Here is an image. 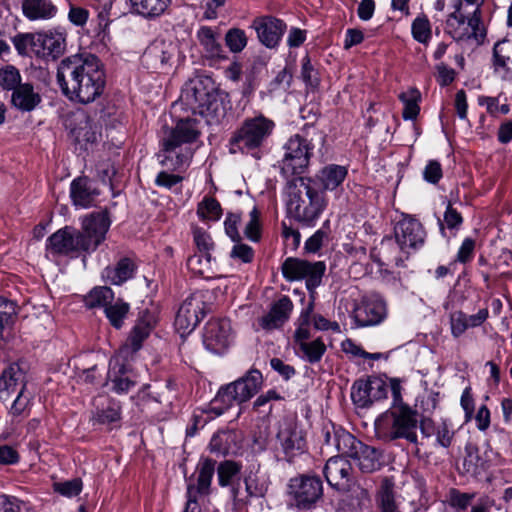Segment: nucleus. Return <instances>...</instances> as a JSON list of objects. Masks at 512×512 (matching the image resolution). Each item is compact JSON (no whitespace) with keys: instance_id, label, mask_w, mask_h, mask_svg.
Wrapping results in <instances>:
<instances>
[{"instance_id":"nucleus-1","label":"nucleus","mask_w":512,"mask_h":512,"mask_svg":"<svg viewBox=\"0 0 512 512\" xmlns=\"http://www.w3.org/2000/svg\"><path fill=\"white\" fill-rule=\"evenodd\" d=\"M346 166L328 164L313 177H296L288 186L287 214L298 222H313L327 206L325 192L337 189L346 179Z\"/></svg>"},{"instance_id":"nucleus-2","label":"nucleus","mask_w":512,"mask_h":512,"mask_svg":"<svg viewBox=\"0 0 512 512\" xmlns=\"http://www.w3.org/2000/svg\"><path fill=\"white\" fill-rule=\"evenodd\" d=\"M63 94L72 102L90 104L104 92L106 76L98 57L76 54L63 59L56 74Z\"/></svg>"},{"instance_id":"nucleus-3","label":"nucleus","mask_w":512,"mask_h":512,"mask_svg":"<svg viewBox=\"0 0 512 512\" xmlns=\"http://www.w3.org/2000/svg\"><path fill=\"white\" fill-rule=\"evenodd\" d=\"M200 136V122L196 118L178 119L161 141L160 164L173 170L189 166Z\"/></svg>"},{"instance_id":"nucleus-4","label":"nucleus","mask_w":512,"mask_h":512,"mask_svg":"<svg viewBox=\"0 0 512 512\" xmlns=\"http://www.w3.org/2000/svg\"><path fill=\"white\" fill-rule=\"evenodd\" d=\"M418 411L406 403L391 405L390 409L380 415L375 428L377 435L384 441L404 439L408 443L418 445Z\"/></svg>"},{"instance_id":"nucleus-5","label":"nucleus","mask_w":512,"mask_h":512,"mask_svg":"<svg viewBox=\"0 0 512 512\" xmlns=\"http://www.w3.org/2000/svg\"><path fill=\"white\" fill-rule=\"evenodd\" d=\"M451 8L452 11L445 20L444 32L460 45L483 44L486 29L482 22V11L474 8L465 12L462 0H452Z\"/></svg>"},{"instance_id":"nucleus-6","label":"nucleus","mask_w":512,"mask_h":512,"mask_svg":"<svg viewBox=\"0 0 512 512\" xmlns=\"http://www.w3.org/2000/svg\"><path fill=\"white\" fill-rule=\"evenodd\" d=\"M109 226H82L80 230L64 226L48 238V249L54 254L70 255L96 250L105 239Z\"/></svg>"},{"instance_id":"nucleus-7","label":"nucleus","mask_w":512,"mask_h":512,"mask_svg":"<svg viewBox=\"0 0 512 512\" xmlns=\"http://www.w3.org/2000/svg\"><path fill=\"white\" fill-rule=\"evenodd\" d=\"M263 384L262 373L257 369H250L244 376L222 386L211 402V409L217 415L223 414L234 406L249 401Z\"/></svg>"},{"instance_id":"nucleus-8","label":"nucleus","mask_w":512,"mask_h":512,"mask_svg":"<svg viewBox=\"0 0 512 512\" xmlns=\"http://www.w3.org/2000/svg\"><path fill=\"white\" fill-rule=\"evenodd\" d=\"M274 128V121L262 114L246 118L229 141L230 153H251L259 149Z\"/></svg>"},{"instance_id":"nucleus-9","label":"nucleus","mask_w":512,"mask_h":512,"mask_svg":"<svg viewBox=\"0 0 512 512\" xmlns=\"http://www.w3.org/2000/svg\"><path fill=\"white\" fill-rule=\"evenodd\" d=\"M285 154L281 161V172L285 177L301 174L308 167L312 149L310 142L296 134L285 144Z\"/></svg>"},{"instance_id":"nucleus-10","label":"nucleus","mask_w":512,"mask_h":512,"mask_svg":"<svg viewBox=\"0 0 512 512\" xmlns=\"http://www.w3.org/2000/svg\"><path fill=\"white\" fill-rule=\"evenodd\" d=\"M262 226H225L226 234L233 242L229 253L232 260L242 263H252L255 252L251 246L246 244L245 240L258 242L262 236Z\"/></svg>"},{"instance_id":"nucleus-11","label":"nucleus","mask_w":512,"mask_h":512,"mask_svg":"<svg viewBox=\"0 0 512 512\" xmlns=\"http://www.w3.org/2000/svg\"><path fill=\"white\" fill-rule=\"evenodd\" d=\"M283 277L288 281L306 279L307 289L313 293L320 285L325 272V264L321 261L310 263L306 260L289 257L282 264Z\"/></svg>"},{"instance_id":"nucleus-12","label":"nucleus","mask_w":512,"mask_h":512,"mask_svg":"<svg viewBox=\"0 0 512 512\" xmlns=\"http://www.w3.org/2000/svg\"><path fill=\"white\" fill-rule=\"evenodd\" d=\"M289 494L298 509H309L323 495L322 482L316 476L294 477L289 483Z\"/></svg>"},{"instance_id":"nucleus-13","label":"nucleus","mask_w":512,"mask_h":512,"mask_svg":"<svg viewBox=\"0 0 512 512\" xmlns=\"http://www.w3.org/2000/svg\"><path fill=\"white\" fill-rule=\"evenodd\" d=\"M216 461L211 458H201L197 465L196 484L187 485V502L184 512H201L198 496L210 494V486L215 472Z\"/></svg>"},{"instance_id":"nucleus-14","label":"nucleus","mask_w":512,"mask_h":512,"mask_svg":"<svg viewBox=\"0 0 512 512\" xmlns=\"http://www.w3.org/2000/svg\"><path fill=\"white\" fill-rule=\"evenodd\" d=\"M387 317V306L378 294L362 297L353 309V319L357 327H369L380 324Z\"/></svg>"},{"instance_id":"nucleus-15","label":"nucleus","mask_w":512,"mask_h":512,"mask_svg":"<svg viewBox=\"0 0 512 512\" xmlns=\"http://www.w3.org/2000/svg\"><path fill=\"white\" fill-rule=\"evenodd\" d=\"M352 473L351 463L342 456L330 457L323 468L327 483L341 493H347L352 489L354 484Z\"/></svg>"},{"instance_id":"nucleus-16","label":"nucleus","mask_w":512,"mask_h":512,"mask_svg":"<svg viewBox=\"0 0 512 512\" xmlns=\"http://www.w3.org/2000/svg\"><path fill=\"white\" fill-rule=\"evenodd\" d=\"M250 27L256 32L259 42L268 49H275L279 46L287 29L283 20L271 15L254 18Z\"/></svg>"},{"instance_id":"nucleus-17","label":"nucleus","mask_w":512,"mask_h":512,"mask_svg":"<svg viewBox=\"0 0 512 512\" xmlns=\"http://www.w3.org/2000/svg\"><path fill=\"white\" fill-rule=\"evenodd\" d=\"M206 314L202 297L193 294L187 297L178 309L175 326L182 333L193 331Z\"/></svg>"},{"instance_id":"nucleus-18","label":"nucleus","mask_w":512,"mask_h":512,"mask_svg":"<svg viewBox=\"0 0 512 512\" xmlns=\"http://www.w3.org/2000/svg\"><path fill=\"white\" fill-rule=\"evenodd\" d=\"M322 432L325 444L333 447L341 454L340 456L345 458L355 454L362 443L346 429L332 422L324 424Z\"/></svg>"},{"instance_id":"nucleus-19","label":"nucleus","mask_w":512,"mask_h":512,"mask_svg":"<svg viewBox=\"0 0 512 512\" xmlns=\"http://www.w3.org/2000/svg\"><path fill=\"white\" fill-rule=\"evenodd\" d=\"M231 342V324L227 319H211L204 328L203 344L215 354L223 353Z\"/></svg>"},{"instance_id":"nucleus-20","label":"nucleus","mask_w":512,"mask_h":512,"mask_svg":"<svg viewBox=\"0 0 512 512\" xmlns=\"http://www.w3.org/2000/svg\"><path fill=\"white\" fill-rule=\"evenodd\" d=\"M277 441L288 461L301 455L306 450V440L303 431L291 420L284 421L280 425Z\"/></svg>"},{"instance_id":"nucleus-21","label":"nucleus","mask_w":512,"mask_h":512,"mask_svg":"<svg viewBox=\"0 0 512 512\" xmlns=\"http://www.w3.org/2000/svg\"><path fill=\"white\" fill-rule=\"evenodd\" d=\"M101 192L95 181L82 176L72 180L70 198L75 207L89 208L96 204Z\"/></svg>"},{"instance_id":"nucleus-22","label":"nucleus","mask_w":512,"mask_h":512,"mask_svg":"<svg viewBox=\"0 0 512 512\" xmlns=\"http://www.w3.org/2000/svg\"><path fill=\"white\" fill-rule=\"evenodd\" d=\"M293 310L291 299L283 295L271 305L269 312L258 318V329L264 331H272L278 329L288 321Z\"/></svg>"},{"instance_id":"nucleus-23","label":"nucleus","mask_w":512,"mask_h":512,"mask_svg":"<svg viewBox=\"0 0 512 512\" xmlns=\"http://www.w3.org/2000/svg\"><path fill=\"white\" fill-rule=\"evenodd\" d=\"M95 410L92 413L91 422L93 425L110 426L121 420V404L119 401L99 396L94 400Z\"/></svg>"},{"instance_id":"nucleus-24","label":"nucleus","mask_w":512,"mask_h":512,"mask_svg":"<svg viewBox=\"0 0 512 512\" xmlns=\"http://www.w3.org/2000/svg\"><path fill=\"white\" fill-rule=\"evenodd\" d=\"M36 56L56 58L66 46L65 33L60 30L36 33Z\"/></svg>"},{"instance_id":"nucleus-25","label":"nucleus","mask_w":512,"mask_h":512,"mask_svg":"<svg viewBox=\"0 0 512 512\" xmlns=\"http://www.w3.org/2000/svg\"><path fill=\"white\" fill-rule=\"evenodd\" d=\"M208 449L217 456L236 455L241 449L240 435L233 429L219 430L213 434Z\"/></svg>"},{"instance_id":"nucleus-26","label":"nucleus","mask_w":512,"mask_h":512,"mask_svg":"<svg viewBox=\"0 0 512 512\" xmlns=\"http://www.w3.org/2000/svg\"><path fill=\"white\" fill-rule=\"evenodd\" d=\"M153 328L152 318L142 316L137 320L125 343L121 346L119 353L124 357L132 356L142 347L143 341L150 335Z\"/></svg>"},{"instance_id":"nucleus-27","label":"nucleus","mask_w":512,"mask_h":512,"mask_svg":"<svg viewBox=\"0 0 512 512\" xmlns=\"http://www.w3.org/2000/svg\"><path fill=\"white\" fill-rule=\"evenodd\" d=\"M488 310L486 308L480 309L474 315H467L461 310H456L450 313V329L454 338L461 337L468 328H475L481 326L488 318Z\"/></svg>"},{"instance_id":"nucleus-28","label":"nucleus","mask_w":512,"mask_h":512,"mask_svg":"<svg viewBox=\"0 0 512 512\" xmlns=\"http://www.w3.org/2000/svg\"><path fill=\"white\" fill-rule=\"evenodd\" d=\"M196 38L207 59H228V56L219 41V33L214 28L210 26H201L196 32Z\"/></svg>"},{"instance_id":"nucleus-29","label":"nucleus","mask_w":512,"mask_h":512,"mask_svg":"<svg viewBox=\"0 0 512 512\" xmlns=\"http://www.w3.org/2000/svg\"><path fill=\"white\" fill-rule=\"evenodd\" d=\"M494 72L503 80H512V39H504L493 48Z\"/></svg>"},{"instance_id":"nucleus-30","label":"nucleus","mask_w":512,"mask_h":512,"mask_svg":"<svg viewBox=\"0 0 512 512\" xmlns=\"http://www.w3.org/2000/svg\"><path fill=\"white\" fill-rule=\"evenodd\" d=\"M25 384V369L22 363L10 364L0 376V400L6 401L12 393L17 391L18 386Z\"/></svg>"},{"instance_id":"nucleus-31","label":"nucleus","mask_w":512,"mask_h":512,"mask_svg":"<svg viewBox=\"0 0 512 512\" xmlns=\"http://www.w3.org/2000/svg\"><path fill=\"white\" fill-rule=\"evenodd\" d=\"M394 235L399 248L404 251L423 245L426 232L423 226H395Z\"/></svg>"},{"instance_id":"nucleus-32","label":"nucleus","mask_w":512,"mask_h":512,"mask_svg":"<svg viewBox=\"0 0 512 512\" xmlns=\"http://www.w3.org/2000/svg\"><path fill=\"white\" fill-rule=\"evenodd\" d=\"M380 456V453L374 447L362 442L357 452L350 458L355 461L361 472L373 473L381 467Z\"/></svg>"},{"instance_id":"nucleus-33","label":"nucleus","mask_w":512,"mask_h":512,"mask_svg":"<svg viewBox=\"0 0 512 512\" xmlns=\"http://www.w3.org/2000/svg\"><path fill=\"white\" fill-rule=\"evenodd\" d=\"M131 12L145 19L161 16L171 4V0H129Z\"/></svg>"},{"instance_id":"nucleus-34","label":"nucleus","mask_w":512,"mask_h":512,"mask_svg":"<svg viewBox=\"0 0 512 512\" xmlns=\"http://www.w3.org/2000/svg\"><path fill=\"white\" fill-rule=\"evenodd\" d=\"M245 221L246 224H259V211L253 199H247L242 207L227 212L223 224H238Z\"/></svg>"},{"instance_id":"nucleus-35","label":"nucleus","mask_w":512,"mask_h":512,"mask_svg":"<svg viewBox=\"0 0 512 512\" xmlns=\"http://www.w3.org/2000/svg\"><path fill=\"white\" fill-rule=\"evenodd\" d=\"M11 100L16 108L22 111H31L40 103L41 97L34 92L32 85L25 83L13 90Z\"/></svg>"},{"instance_id":"nucleus-36","label":"nucleus","mask_w":512,"mask_h":512,"mask_svg":"<svg viewBox=\"0 0 512 512\" xmlns=\"http://www.w3.org/2000/svg\"><path fill=\"white\" fill-rule=\"evenodd\" d=\"M22 9L30 20L52 18L57 11L50 0H23Z\"/></svg>"},{"instance_id":"nucleus-37","label":"nucleus","mask_w":512,"mask_h":512,"mask_svg":"<svg viewBox=\"0 0 512 512\" xmlns=\"http://www.w3.org/2000/svg\"><path fill=\"white\" fill-rule=\"evenodd\" d=\"M135 265L129 258H122L115 267H107L104 270L103 277L110 284L121 285L128 279L132 278Z\"/></svg>"},{"instance_id":"nucleus-38","label":"nucleus","mask_w":512,"mask_h":512,"mask_svg":"<svg viewBox=\"0 0 512 512\" xmlns=\"http://www.w3.org/2000/svg\"><path fill=\"white\" fill-rule=\"evenodd\" d=\"M197 216L201 221L217 222L223 216V209L216 198L205 195L197 205Z\"/></svg>"},{"instance_id":"nucleus-39","label":"nucleus","mask_w":512,"mask_h":512,"mask_svg":"<svg viewBox=\"0 0 512 512\" xmlns=\"http://www.w3.org/2000/svg\"><path fill=\"white\" fill-rule=\"evenodd\" d=\"M372 391V379L356 380L351 388V399L358 407H369L372 404Z\"/></svg>"},{"instance_id":"nucleus-40","label":"nucleus","mask_w":512,"mask_h":512,"mask_svg":"<svg viewBox=\"0 0 512 512\" xmlns=\"http://www.w3.org/2000/svg\"><path fill=\"white\" fill-rule=\"evenodd\" d=\"M130 310V305L124 300L114 299L106 306L104 313L109 320L111 326L120 329Z\"/></svg>"},{"instance_id":"nucleus-41","label":"nucleus","mask_w":512,"mask_h":512,"mask_svg":"<svg viewBox=\"0 0 512 512\" xmlns=\"http://www.w3.org/2000/svg\"><path fill=\"white\" fill-rule=\"evenodd\" d=\"M394 482L384 478L377 495V503L381 512H400L394 498Z\"/></svg>"},{"instance_id":"nucleus-42","label":"nucleus","mask_w":512,"mask_h":512,"mask_svg":"<svg viewBox=\"0 0 512 512\" xmlns=\"http://www.w3.org/2000/svg\"><path fill=\"white\" fill-rule=\"evenodd\" d=\"M114 292L106 286L94 287L84 296L83 302L86 308L94 309L106 306L113 300Z\"/></svg>"},{"instance_id":"nucleus-43","label":"nucleus","mask_w":512,"mask_h":512,"mask_svg":"<svg viewBox=\"0 0 512 512\" xmlns=\"http://www.w3.org/2000/svg\"><path fill=\"white\" fill-rule=\"evenodd\" d=\"M205 98L204 100L201 94L198 96L197 90L195 89V100L199 103L198 108L200 109V114L217 119L224 115V107L222 103L217 100L215 95L206 93Z\"/></svg>"},{"instance_id":"nucleus-44","label":"nucleus","mask_w":512,"mask_h":512,"mask_svg":"<svg viewBox=\"0 0 512 512\" xmlns=\"http://www.w3.org/2000/svg\"><path fill=\"white\" fill-rule=\"evenodd\" d=\"M411 34L415 41L427 45L432 38V27L429 18L421 13L411 24Z\"/></svg>"},{"instance_id":"nucleus-45","label":"nucleus","mask_w":512,"mask_h":512,"mask_svg":"<svg viewBox=\"0 0 512 512\" xmlns=\"http://www.w3.org/2000/svg\"><path fill=\"white\" fill-rule=\"evenodd\" d=\"M112 363L114 377L112 376L111 371L108 373V377L111 379L113 383V391H115L116 393L128 392L135 385V383L129 378L122 376L125 373L124 364H120L118 362V359H115L114 362L111 361V364Z\"/></svg>"},{"instance_id":"nucleus-46","label":"nucleus","mask_w":512,"mask_h":512,"mask_svg":"<svg viewBox=\"0 0 512 512\" xmlns=\"http://www.w3.org/2000/svg\"><path fill=\"white\" fill-rule=\"evenodd\" d=\"M224 40L229 51L234 54L241 53L248 44V36L246 32L237 27L228 29Z\"/></svg>"},{"instance_id":"nucleus-47","label":"nucleus","mask_w":512,"mask_h":512,"mask_svg":"<svg viewBox=\"0 0 512 512\" xmlns=\"http://www.w3.org/2000/svg\"><path fill=\"white\" fill-rule=\"evenodd\" d=\"M299 350L302 353V358L304 360L314 364L322 359L324 353L326 352V345L321 338H317L310 342L308 341L301 343Z\"/></svg>"},{"instance_id":"nucleus-48","label":"nucleus","mask_w":512,"mask_h":512,"mask_svg":"<svg viewBox=\"0 0 512 512\" xmlns=\"http://www.w3.org/2000/svg\"><path fill=\"white\" fill-rule=\"evenodd\" d=\"M402 101L404 108L402 112V117L404 120H415L419 114V93L417 90H411L407 93H402L399 96Z\"/></svg>"},{"instance_id":"nucleus-49","label":"nucleus","mask_w":512,"mask_h":512,"mask_svg":"<svg viewBox=\"0 0 512 512\" xmlns=\"http://www.w3.org/2000/svg\"><path fill=\"white\" fill-rule=\"evenodd\" d=\"M211 260V255L202 253L194 254L188 258L187 267L195 275L209 277V273L211 272Z\"/></svg>"},{"instance_id":"nucleus-50","label":"nucleus","mask_w":512,"mask_h":512,"mask_svg":"<svg viewBox=\"0 0 512 512\" xmlns=\"http://www.w3.org/2000/svg\"><path fill=\"white\" fill-rule=\"evenodd\" d=\"M479 106L486 108L487 113L492 117L506 115L510 111V106L506 103L500 104L499 97L480 95L478 97Z\"/></svg>"},{"instance_id":"nucleus-51","label":"nucleus","mask_w":512,"mask_h":512,"mask_svg":"<svg viewBox=\"0 0 512 512\" xmlns=\"http://www.w3.org/2000/svg\"><path fill=\"white\" fill-rule=\"evenodd\" d=\"M36 33L18 34L12 43L20 55H36Z\"/></svg>"},{"instance_id":"nucleus-52","label":"nucleus","mask_w":512,"mask_h":512,"mask_svg":"<svg viewBox=\"0 0 512 512\" xmlns=\"http://www.w3.org/2000/svg\"><path fill=\"white\" fill-rule=\"evenodd\" d=\"M21 75L19 70L12 65L0 69V86L7 91H13L20 85Z\"/></svg>"},{"instance_id":"nucleus-53","label":"nucleus","mask_w":512,"mask_h":512,"mask_svg":"<svg viewBox=\"0 0 512 512\" xmlns=\"http://www.w3.org/2000/svg\"><path fill=\"white\" fill-rule=\"evenodd\" d=\"M4 310L0 311V332L2 333L5 329H10L17 317L16 305L14 302L7 300L4 297H0V308Z\"/></svg>"},{"instance_id":"nucleus-54","label":"nucleus","mask_w":512,"mask_h":512,"mask_svg":"<svg viewBox=\"0 0 512 512\" xmlns=\"http://www.w3.org/2000/svg\"><path fill=\"white\" fill-rule=\"evenodd\" d=\"M194 243L199 253L211 255L215 249V242L212 236L202 227H197L193 231Z\"/></svg>"},{"instance_id":"nucleus-55","label":"nucleus","mask_w":512,"mask_h":512,"mask_svg":"<svg viewBox=\"0 0 512 512\" xmlns=\"http://www.w3.org/2000/svg\"><path fill=\"white\" fill-rule=\"evenodd\" d=\"M83 488V483L80 478H73L66 481L54 482L53 490L64 496V497H74L81 493Z\"/></svg>"},{"instance_id":"nucleus-56","label":"nucleus","mask_w":512,"mask_h":512,"mask_svg":"<svg viewBox=\"0 0 512 512\" xmlns=\"http://www.w3.org/2000/svg\"><path fill=\"white\" fill-rule=\"evenodd\" d=\"M241 469V465L234 461H224L218 466V481L222 487L228 486L233 477L236 476Z\"/></svg>"},{"instance_id":"nucleus-57","label":"nucleus","mask_w":512,"mask_h":512,"mask_svg":"<svg viewBox=\"0 0 512 512\" xmlns=\"http://www.w3.org/2000/svg\"><path fill=\"white\" fill-rule=\"evenodd\" d=\"M455 432L447 421L437 424L435 431L436 445L442 448H449L453 442Z\"/></svg>"},{"instance_id":"nucleus-58","label":"nucleus","mask_w":512,"mask_h":512,"mask_svg":"<svg viewBox=\"0 0 512 512\" xmlns=\"http://www.w3.org/2000/svg\"><path fill=\"white\" fill-rule=\"evenodd\" d=\"M25 387L26 385H23V387L20 388L11 406L10 414L14 417L25 416L27 414L30 396L25 394Z\"/></svg>"},{"instance_id":"nucleus-59","label":"nucleus","mask_w":512,"mask_h":512,"mask_svg":"<svg viewBox=\"0 0 512 512\" xmlns=\"http://www.w3.org/2000/svg\"><path fill=\"white\" fill-rule=\"evenodd\" d=\"M390 240H384L382 242L381 250H383L382 257H375L374 262L378 264L380 268L384 267H401L404 265V260L401 257H389L387 255V250L390 246Z\"/></svg>"},{"instance_id":"nucleus-60","label":"nucleus","mask_w":512,"mask_h":512,"mask_svg":"<svg viewBox=\"0 0 512 512\" xmlns=\"http://www.w3.org/2000/svg\"><path fill=\"white\" fill-rule=\"evenodd\" d=\"M442 176L441 164L436 160H429L423 170V179L430 184H437Z\"/></svg>"},{"instance_id":"nucleus-61","label":"nucleus","mask_w":512,"mask_h":512,"mask_svg":"<svg viewBox=\"0 0 512 512\" xmlns=\"http://www.w3.org/2000/svg\"><path fill=\"white\" fill-rule=\"evenodd\" d=\"M301 78L309 86L315 87L319 84L317 73L308 55L302 58Z\"/></svg>"},{"instance_id":"nucleus-62","label":"nucleus","mask_w":512,"mask_h":512,"mask_svg":"<svg viewBox=\"0 0 512 512\" xmlns=\"http://www.w3.org/2000/svg\"><path fill=\"white\" fill-rule=\"evenodd\" d=\"M437 72V82L441 86L450 85L456 78L454 69L448 67L444 62H440L435 66Z\"/></svg>"},{"instance_id":"nucleus-63","label":"nucleus","mask_w":512,"mask_h":512,"mask_svg":"<svg viewBox=\"0 0 512 512\" xmlns=\"http://www.w3.org/2000/svg\"><path fill=\"white\" fill-rule=\"evenodd\" d=\"M112 221L110 211L104 208L87 214L82 224H111Z\"/></svg>"},{"instance_id":"nucleus-64","label":"nucleus","mask_w":512,"mask_h":512,"mask_svg":"<svg viewBox=\"0 0 512 512\" xmlns=\"http://www.w3.org/2000/svg\"><path fill=\"white\" fill-rule=\"evenodd\" d=\"M89 18V11L85 8L71 5L68 13L69 21L75 26H84Z\"/></svg>"}]
</instances>
